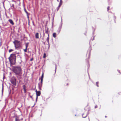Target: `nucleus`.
Returning <instances> with one entry per match:
<instances>
[{"mask_svg":"<svg viewBox=\"0 0 121 121\" xmlns=\"http://www.w3.org/2000/svg\"><path fill=\"white\" fill-rule=\"evenodd\" d=\"M13 71L16 75H19L22 74V69L20 66H15L13 67Z\"/></svg>","mask_w":121,"mask_h":121,"instance_id":"1","label":"nucleus"},{"mask_svg":"<svg viewBox=\"0 0 121 121\" xmlns=\"http://www.w3.org/2000/svg\"><path fill=\"white\" fill-rule=\"evenodd\" d=\"M8 59L11 64L14 65L15 63L16 56L15 54H11Z\"/></svg>","mask_w":121,"mask_h":121,"instance_id":"2","label":"nucleus"},{"mask_svg":"<svg viewBox=\"0 0 121 121\" xmlns=\"http://www.w3.org/2000/svg\"><path fill=\"white\" fill-rule=\"evenodd\" d=\"M16 49L20 47V42L19 41L16 40L13 42Z\"/></svg>","mask_w":121,"mask_h":121,"instance_id":"3","label":"nucleus"},{"mask_svg":"<svg viewBox=\"0 0 121 121\" xmlns=\"http://www.w3.org/2000/svg\"><path fill=\"white\" fill-rule=\"evenodd\" d=\"M11 83L14 85H16V80L15 78H13L11 80Z\"/></svg>","mask_w":121,"mask_h":121,"instance_id":"4","label":"nucleus"},{"mask_svg":"<svg viewBox=\"0 0 121 121\" xmlns=\"http://www.w3.org/2000/svg\"><path fill=\"white\" fill-rule=\"evenodd\" d=\"M43 81H41L40 82L38 83V88L39 90H41V87H42Z\"/></svg>","mask_w":121,"mask_h":121,"instance_id":"5","label":"nucleus"},{"mask_svg":"<svg viewBox=\"0 0 121 121\" xmlns=\"http://www.w3.org/2000/svg\"><path fill=\"white\" fill-rule=\"evenodd\" d=\"M36 100H37L38 99V96L40 95L41 92L40 91H37L36 90Z\"/></svg>","mask_w":121,"mask_h":121,"instance_id":"6","label":"nucleus"},{"mask_svg":"<svg viewBox=\"0 0 121 121\" xmlns=\"http://www.w3.org/2000/svg\"><path fill=\"white\" fill-rule=\"evenodd\" d=\"M24 11L27 14V17L28 18V19H29V15L30 14L28 13V12H27V11H26V9L25 8L24 9Z\"/></svg>","mask_w":121,"mask_h":121,"instance_id":"7","label":"nucleus"},{"mask_svg":"<svg viewBox=\"0 0 121 121\" xmlns=\"http://www.w3.org/2000/svg\"><path fill=\"white\" fill-rule=\"evenodd\" d=\"M10 22V23L12 25H13L14 23L13 22V20L12 19H10L8 20Z\"/></svg>","mask_w":121,"mask_h":121,"instance_id":"8","label":"nucleus"},{"mask_svg":"<svg viewBox=\"0 0 121 121\" xmlns=\"http://www.w3.org/2000/svg\"><path fill=\"white\" fill-rule=\"evenodd\" d=\"M43 74H44V73H42V75L41 77V78H39V79H41V81H43Z\"/></svg>","mask_w":121,"mask_h":121,"instance_id":"9","label":"nucleus"},{"mask_svg":"<svg viewBox=\"0 0 121 121\" xmlns=\"http://www.w3.org/2000/svg\"><path fill=\"white\" fill-rule=\"evenodd\" d=\"M39 34L38 33H36L35 34V37L36 39H38L39 38Z\"/></svg>","mask_w":121,"mask_h":121,"instance_id":"10","label":"nucleus"},{"mask_svg":"<svg viewBox=\"0 0 121 121\" xmlns=\"http://www.w3.org/2000/svg\"><path fill=\"white\" fill-rule=\"evenodd\" d=\"M46 33H47L48 34V37L47 38V42L48 43H49V35L48 34V32H46Z\"/></svg>","mask_w":121,"mask_h":121,"instance_id":"11","label":"nucleus"},{"mask_svg":"<svg viewBox=\"0 0 121 121\" xmlns=\"http://www.w3.org/2000/svg\"><path fill=\"white\" fill-rule=\"evenodd\" d=\"M56 33H54L53 34V36L54 38H56Z\"/></svg>","mask_w":121,"mask_h":121,"instance_id":"12","label":"nucleus"},{"mask_svg":"<svg viewBox=\"0 0 121 121\" xmlns=\"http://www.w3.org/2000/svg\"><path fill=\"white\" fill-rule=\"evenodd\" d=\"M15 121H20L19 119L17 117H16L15 119Z\"/></svg>","mask_w":121,"mask_h":121,"instance_id":"13","label":"nucleus"},{"mask_svg":"<svg viewBox=\"0 0 121 121\" xmlns=\"http://www.w3.org/2000/svg\"><path fill=\"white\" fill-rule=\"evenodd\" d=\"M62 3H60L59 6L58 7V9L57 10H58V9H59V8L60 7V6H61V5Z\"/></svg>","mask_w":121,"mask_h":121,"instance_id":"14","label":"nucleus"},{"mask_svg":"<svg viewBox=\"0 0 121 121\" xmlns=\"http://www.w3.org/2000/svg\"><path fill=\"white\" fill-rule=\"evenodd\" d=\"M46 57V53H44V55L43 56V58H45Z\"/></svg>","mask_w":121,"mask_h":121,"instance_id":"15","label":"nucleus"},{"mask_svg":"<svg viewBox=\"0 0 121 121\" xmlns=\"http://www.w3.org/2000/svg\"><path fill=\"white\" fill-rule=\"evenodd\" d=\"M13 51V50H12V49H10L9 50V52H11Z\"/></svg>","mask_w":121,"mask_h":121,"instance_id":"16","label":"nucleus"},{"mask_svg":"<svg viewBox=\"0 0 121 121\" xmlns=\"http://www.w3.org/2000/svg\"><path fill=\"white\" fill-rule=\"evenodd\" d=\"M96 86H97L98 87L99 85H98V82H96Z\"/></svg>","mask_w":121,"mask_h":121,"instance_id":"17","label":"nucleus"},{"mask_svg":"<svg viewBox=\"0 0 121 121\" xmlns=\"http://www.w3.org/2000/svg\"><path fill=\"white\" fill-rule=\"evenodd\" d=\"M27 48H26V49L24 50V51L25 52H27Z\"/></svg>","mask_w":121,"mask_h":121,"instance_id":"18","label":"nucleus"},{"mask_svg":"<svg viewBox=\"0 0 121 121\" xmlns=\"http://www.w3.org/2000/svg\"><path fill=\"white\" fill-rule=\"evenodd\" d=\"M23 89H24V90H25V86L24 85H23Z\"/></svg>","mask_w":121,"mask_h":121,"instance_id":"19","label":"nucleus"},{"mask_svg":"<svg viewBox=\"0 0 121 121\" xmlns=\"http://www.w3.org/2000/svg\"><path fill=\"white\" fill-rule=\"evenodd\" d=\"M83 115H84V114H83L82 115V116L83 117V118H85V117H86V116H87V115H86L85 116H83Z\"/></svg>","mask_w":121,"mask_h":121,"instance_id":"20","label":"nucleus"},{"mask_svg":"<svg viewBox=\"0 0 121 121\" xmlns=\"http://www.w3.org/2000/svg\"><path fill=\"white\" fill-rule=\"evenodd\" d=\"M26 48H27L28 46V45L27 44H26Z\"/></svg>","mask_w":121,"mask_h":121,"instance_id":"21","label":"nucleus"},{"mask_svg":"<svg viewBox=\"0 0 121 121\" xmlns=\"http://www.w3.org/2000/svg\"><path fill=\"white\" fill-rule=\"evenodd\" d=\"M12 7H13V8H14V5L13 4H12Z\"/></svg>","mask_w":121,"mask_h":121,"instance_id":"22","label":"nucleus"},{"mask_svg":"<svg viewBox=\"0 0 121 121\" xmlns=\"http://www.w3.org/2000/svg\"><path fill=\"white\" fill-rule=\"evenodd\" d=\"M109 7H108V8H107V10H108H108H109Z\"/></svg>","mask_w":121,"mask_h":121,"instance_id":"23","label":"nucleus"},{"mask_svg":"<svg viewBox=\"0 0 121 121\" xmlns=\"http://www.w3.org/2000/svg\"><path fill=\"white\" fill-rule=\"evenodd\" d=\"M62 1L61 0H60V3H62Z\"/></svg>","mask_w":121,"mask_h":121,"instance_id":"24","label":"nucleus"},{"mask_svg":"<svg viewBox=\"0 0 121 121\" xmlns=\"http://www.w3.org/2000/svg\"><path fill=\"white\" fill-rule=\"evenodd\" d=\"M17 1L19 2V3H20V0H17Z\"/></svg>","mask_w":121,"mask_h":121,"instance_id":"25","label":"nucleus"},{"mask_svg":"<svg viewBox=\"0 0 121 121\" xmlns=\"http://www.w3.org/2000/svg\"><path fill=\"white\" fill-rule=\"evenodd\" d=\"M3 87L2 89V92H3Z\"/></svg>","mask_w":121,"mask_h":121,"instance_id":"26","label":"nucleus"},{"mask_svg":"<svg viewBox=\"0 0 121 121\" xmlns=\"http://www.w3.org/2000/svg\"><path fill=\"white\" fill-rule=\"evenodd\" d=\"M33 60V59L32 58L30 59V60L31 61Z\"/></svg>","mask_w":121,"mask_h":121,"instance_id":"27","label":"nucleus"},{"mask_svg":"<svg viewBox=\"0 0 121 121\" xmlns=\"http://www.w3.org/2000/svg\"><path fill=\"white\" fill-rule=\"evenodd\" d=\"M30 97L31 98H32V96H30Z\"/></svg>","mask_w":121,"mask_h":121,"instance_id":"28","label":"nucleus"},{"mask_svg":"<svg viewBox=\"0 0 121 121\" xmlns=\"http://www.w3.org/2000/svg\"><path fill=\"white\" fill-rule=\"evenodd\" d=\"M24 92H26V89H25V90H24Z\"/></svg>","mask_w":121,"mask_h":121,"instance_id":"29","label":"nucleus"},{"mask_svg":"<svg viewBox=\"0 0 121 121\" xmlns=\"http://www.w3.org/2000/svg\"><path fill=\"white\" fill-rule=\"evenodd\" d=\"M97 107V106L96 107V106H95V108H96Z\"/></svg>","mask_w":121,"mask_h":121,"instance_id":"30","label":"nucleus"},{"mask_svg":"<svg viewBox=\"0 0 121 121\" xmlns=\"http://www.w3.org/2000/svg\"><path fill=\"white\" fill-rule=\"evenodd\" d=\"M105 117H107L106 116H105Z\"/></svg>","mask_w":121,"mask_h":121,"instance_id":"31","label":"nucleus"},{"mask_svg":"<svg viewBox=\"0 0 121 121\" xmlns=\"http://www.w3.org/2000/svg\"><path fill=\"white\" fill-rule=\"evenodd\" d=\"M57 1H59V0H57Z\"/></svg>","mask_w":121,"mask_h":121,"instance_id":"32","label":"nucleus"}]
</instances>
